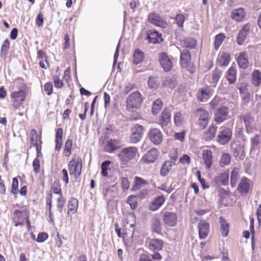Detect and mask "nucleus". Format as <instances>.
I'll return each mask as SVG.
<instances>
[{"label": "nucleus", "mask_w": 261, "mask_h": 261, "mask_svg": "<svg viewBox=\"0 0 261 261\" xmlns=\"http://www.w3.org/2000/svg\"><path fill=\"white\" fill-rule=\"evenodd\" d=\"M221 76V72L218 70H215L212 73V77L210 79V83L215 87Z\"/></svg>", "instance_id": "79ce46f5"}, {"label": "nucleus", "mask_w": 261, "mask_h": 261, "mask_svg": "<svg viewBox=\"0 0 261 261\" xmlns=\"http://www.w3.org/2000/svg\"><path fill=\"white\" fill-rule=\"evenodd\" d=\"M149 140L155 145L160 144L163 141L161 131L156 128H151L147 134Z\"/></svg>", "instance_id": "423d86ee"}, {"label": "nucleus", "mask_w": 261, "mask_h": 261, "mask_svg": "<svg viewBox=\"0 0 261 261\" xmlns=\"http://www.w3.org/2000/svg\"><path fill=\"white\" fill-rule=\"evenodd\" d=\"M127 203L132 210H135L137 206V198L136 196H129L127 198Z\"/></svg>", "instance_id": "49530a36"}, {"label": "nucleus", "mask_w": 261, "mask_h": 261, "mask_svg": "<svg viewBox=\"0 0 261 261\" xmlns=\"http://www.w3.org/2000/svg\"><path fill=\"white\" fill-rule=\"evenodd\" d=\"M231 160V156L228 153H224L223 154L221 160L220 162V166L222 167H224L227 165H228Z\"/></svg>", "instance_id": "de8ad7c7"}, {"label": "nucleus", "mask_w": 261, "mask_h": 261, "mask_svg": "<svg viewBox=\"0 0 261 261\" xmlns=\"http://www.w3.org/2000/svg\"><path fill=\"white\" fill-rule=\"evenodd\" d=\"M163 85L165 87L173 89L176 86V80L174 77L168 76L163 81Z\"/></svg>", "instance_id": "72a5a7b5"}, {"label": "nucleus", "mask_w": 261, "mask_h": 261, "mask_svg": "<svg viewBox=\"0 0 261 261\" xmlns=\"http://www.w3.org/2000/svg\"><path fill=\"white\" fill-rule=\"evenodd\" d=\"M53 191L54 193L61 195V189L58 182L55 181L54 183Z\"/></svg>", "instance_id": "69168bd1"}, {"label": "nucleus", "mask_w": 261, "mask_h": 261, "mask_svg": "<svg viewBox=\"0 0 261 261\" xmlns=\"http://www.w3.org/2000/svg\"><path fill=\"white\" fill-rule=\"evenodd\" d=\"M111 162L109 161H106L102 163L101 165V174L103 176L106 177L108 176L107 167L109 166Z\"/></svg>", "instance_id": "6e6d98bb"}, {"label": "nucleus", "mask_w": 261, "mask_h": 261, "mask_svg": "<svg viewBox=\"0 0 261 261\" xmlns=\"http://www.w3.org/2000/svg\"><path fill=\"white\" fill-rule=\"evenodd\" d=\"M229 118L228 109L226 107L219 108L215 113V121L217 123H220Z\"/></svg>", "instance_id": "1a4fd4ad"}, {"label": "nucleus", "mask_w": 261, "mask_h": 261, "mask_svg": "<svg viewBox=\"0 0 261 261\" xmlns=\"http://www.w3.org/2000/svg\"><path fill=\"white\" fill-rule=\"evenodd\" d=\"M177 218L176 214L174 213L166 212L163 217L164 223L170 226H174L177 223Z\"/></svg>", "instance_id": "6ab92c4d"}, {"label": "nucleus", "mask_w": 261, "mask_h": 261, "mask_svg": "<svg viewBox=\"0 0 261 261\" xmlns=\"http://www.w3.org/2000/svg\"><path fill=\"white\" fill-rule=\"evenodd\" d=\"M248 30L249 27L247 25H245L240 31L237 39V42L239 45H242L244 43L246 39Z\"/></svg>", "instance_id": "c9c22d12"}, {"label": "nucleus", "mask_w": 261, "mask_h": 261, "mask_svg": "<svg viewBox=\"0 0 261 261\" xmlns=\"http://www.w3.org/2000/svg\"><path fill=\"white\" fill-rule=\"evenodd\" d=\"M213 94V90L208 87H205L198 90L197 96L201 102L207 101Z\"/></svg>", "instance_id": "2eb2a0df"}, {"label": "nucleus", "mask_w": 261, "mask_h": 261, "mask_svg": "<svg viewBox=\"0 0 261 261\" xmlns=\"http://www.w3.org/2000/svg\"><path fill=\"white\" fill-rule=\"evenodd\" d=\"M33 171L37 173L39 172L40 170V161L38 158H36L34 159L33 162Z\"/></svg>", "instance_id": "13d9d810"}, {"label": "nucleus", "mask_w": 261, "mask_h": 261, "mask_svg": "<svg viewBox=\"0 0 261 261\" xmlns=\"http://www.w3.org/2000/svg\"><path fill=\"white\" fill-rule=\"evenodd\" d=\"M10 98L12 106L14 109H17L22 104L26 98V92L24 90H19L11 93Z\"/></svg>", "instance_id": "20e7f679"}, {"label": "nucleus", "mask_w": 261, "mask_h": 261, "mask_svg": "<svg viewBox=\"0 0 261 261\" xmlns=\"http://www.w3.org/2000/svg\"><path fill=\"white\" fill-rule=\"evenodd\" d=\"M220 230L223 236L226 237L229 232V224L222 217L219 218Z\"/></svg>", "instance_id": "c85d7f7f"}, {"label": "nucleus", "mask_w": 261, "mask_h": 261, "mask_svg": "<svg viewBox=\"0 0 261 261\" xmlns=\"http://www.w3.org/2000/svg\"><path fill=\"white\" fill-rule=\"evenodd\" d=\"M78 200L76 198H71L68 202V215H71L75 213L78 207Z\"/></svg>", "instance_id": "2f4dec72"}, {"label": "nucleus", "mask_w": 261, "mask_h": 261, "mask_svg": "<svg viewBox=\"0 0 261 261\" xmlns=\"http://www.w3.org/2000/svg\"><path fill=\"white\" fill-rule=\"evenodd\" d=\"M250 187V180L247 177H243L239 183L237 190L242 194H247L249 192Z\"/></svg>", "instance_id": "f3484780"}, {"label": "nucleus", "mask_w": 261, "mask_h": 261, "mask_svg": "<svg viewBox=\"0 0 261 261\" xmlns=\"http://www.w3.org/2000/svg\"><path fill=\"white\" fill-rule=\"evenodd\" d=\"M202 159L207 169L211 168L213 162L212 152L210 150H204L202 152Z\"/></svg>", "instance_id": "5701e85b"}, {"label": "nucleus", "mask_w": 261, "mask_h": 261, "mask_svg": "<svg viewBox=\"0 0 261 261\" xmlns=\"http://www.w3.org/2000/svg\"><path fill=\"white\" fill-rule=\"evenodd\" d=\"M217 127L216 126L212 125L207 130L204 132L203 137L206 141H210L213 139L215 136Z\"/></svg>", "instance_id": "393cba45"}, {"label": "nucleus", "mask_w": 261, "mask_h": 261, "mask_svg": "<svg viewBox=\"0 0 261 261\" xmlns=\"http://www.w3.org/2000/svg\"><path fill=\"white\" fill-rule=\"evenodd\" d=\"M144 58V53L139 50L136 49L134 53L133 62L135 64H138L143 61Z\"/></svg>", "instance_id": "e433bc0d"}, {"label": "nucleus", "mask_w": 261, "mask_h": 261, "mask_svg": "<svg viewBox=\"0 0 261 261\" xmlns=\"http://www.w3.org/2000/svg\"><path fill=\"white\" fill-rule=\"evenodd\" d=\"M163 103L161 99H156L153 103L152 112L153 114L156 115L158 114L162 108Z\"/></svg>", "instance_id": "a19ab883"}, {"label": "nucleus", "mask_w": 261, "mask_h": 261, "mask_svg": "<svg viewBox=\"0 0 261 261\" xmlns=\"http://www.w3.org/2000/svg\"><path fill=\"white\" fill-rule=\"evenodd\" d=\"M237 61L239 67L246 69L248 66V54L246 52H242L239 56Z\"/></svg>", "instance_id": "b1692460"}, {"label": "nucleus", "mask_w": 261, "mask_h": 261, "mask_svg": "<svg viewBox=\"0 0 261 261\" xmlns=\"http://www.w3.org/2000/svg\"><path fill=\"white\" fill-rule=\"evenodd\" d=\"M149 249L152 251H159L162 249L163 245V242L159 239H151L148 243Z\"/></svg>", "instance_id": "412c9836"}, {"label": "nucleus", "mask_w": 261, "mask_h": 261, "mask_svg": "<svg viewBox=\"0 0 261 261\" xmlns=\"http://www.w3.org/2000/svg\"><path fill=\"white\" fill-rule=\"evenodd\" d=\"M148 38L150 43H156L162 41L161 35L156 31H150L148 34Z\"/></svg>", "instance_id": "bb28decb"}, {"label": "nucleus", "mask_w": 261, "mask_h": 261, "mask_svg": "<svg viewBox=\"0 0 261 261\" xmlns=\"http://www.w3.org/2000/svg\"><path fill=\"white\" fill-rule=\"evenodd\" d=\"M31 134V144L32 145L37 146L38 145H41L42 141L41 137H38L37 132L35 129H32L30 133Z\"/></svg>", "instance_id": "f704fd0d"}, {"label": "nucleus", "mask_w": 261, "mask_h": 261, "mask_svg": "<svg viewBox=\"0 0 261 261\" xmlns=\"http://www.w3.org/2000/svg\"><path fill=\"white\" fill-rule=\"evenodd\" d=\"M182 45L187 48H194L197 44L196 40L193 38H186L181 43Z\"/></svg>", "instance_id": "37998d69"}, {"label": "nucleus", "mask_w": 261, "mask_h": 261, "mask_svg": "<svg viewBox=\"0 0 261 261\" xmlns=\"http://www.w3.org/2000/svg\"><path fill=\"white\" fill-rule=\"evenodd\" d=\"M51 197L52 195H50L48 196L47 199V202H46V205L48 207V210H49V217L50 221L53 222H54V216L53 214L51 213Z\"/></svg>", "instance_id": "5fc2aeb1"}, {"label": "nucleus", "mask_w": 261, "mask_h": 261, "mask_svg": "<svg viewBox=\"0 0 261 261\" xmlns=\"http://www.w3.org/2000/svg\"><path fill=\"white\" fill-rule=\"evenodd\" d=\"M231 136L232 132L230 128L221 127L218 135V142L222 145L226 144L230 141Z\"/></svg>", "instance_id": "0eeeda50"}, {"label": "nucleus", "mask_w": 261, "mask_h": 261, "mask_svg": "<svg viewBox=\"0 0 261 261\" xmlns=\"http://www.w3.org/2000/svg\"><path fill=\"white\" fill-rule=\"evenodd\" d=\"M243 120L245 123L247 130L251 128V124L253 122V118L250 115H245L243 117Z\"/></svg>", "instance_id": "a18cd8bd"}, {"label": "nucleus", "mask_w": 261, "mask_h": 261, "mask_svg": "<svg viewBox=\"0 0 261 261\" xmlns=\"http://www.w3.org/2000/svg\"><path fill=\"white\" fill-rule=\"evenodd\" d=\"M165 201V198L163 196H160L155 198L149 204V208L152 211L158 210Z\"/></svg>", "instance_id": "a878e982"}, {"label": "nucleus", "mask_w": 261, "mask_h": 261, "mask_svg": "<svg viewBox=\"0 0 261 261\" xmlns=\"http://www.w3.org/2000/svg\"><path fill=\"white\" fill-rule=\"evenodd\" d=\"M121 185L123 191L127 190L129 188V181L126 177L121 178Z\"/></svg>", "instance_id": "bf43d9fd"}, {"label": "nucleus", "mask_w": 261, "mask_h": 261, "mask_svg": "<svg viewBox=\"0 0 261 261\" xmlns=\"http://www.w3.org/2000/svg\"><path fill=\"white\" fill-rule=\"evenodd\" d=\"M240 172V168L234 167L231 171L230 175V185L232 187H235L239 177Z\"/></svg>", "instance_id": "7c9ffc66"}, {"label": "nucleus", "mask_w": 261, "mask_h": 261, "mask_svg": "<svg viewBox=\"0 0 261 261\" xmlns=\"http://www.w3.org/2000/svg\"><path fill=\"white\" fill-rule=\"evenodd\" d=\"M48 238V234L45 232L39 233L36 241L38 242H43Z\"/></svg>", "instance_id": "0e129e2a"}, {"label": "nucleus", "mask_w": 261, "mask_h": 261, "mask_svg": "<svg viewBox=\"0 0 261 261\" xmlns=\"http://www.w3.org/2000/svg\"><path fill=\"white\" fill-rule=\"evenodd\" d=\"M172 110V108H168L165 109L162 113V116L160 119L161 124L162 127L166 126L170 121L171 119V114Z\"/></svg>", "instance_id": "aec40b11"}, {"label": "nucleus", "mask_w": 261, "mask_h": 261, "mask_svg": "<svg viewBox=\"0 0 261 261\" xmlns=\"http://www.w3.org/2000/svg\"><path fill=\"white\" fill-rule=\"evenodd\" d=\"M197 116L199 117L198 125L203 129L205 128L209 121L208 112L204 110L199 109L197 111Z\"/></svg>", "instance_id": "f8f14e48"}, {"label": "nucleus", "mask_w": 261, "mask_h": 261, "mask_svg": "<svg viewBox=\"0 0 261 261\" xmlns=\"http://www.w3.org/2000/svg\"><path fill=\"white\" fill-rule=\"evenodd\" d=\"M159 60L165 71H169L172 69L173 66L172 62L170 58L166 53H161L159 56Z\"/></svg>", "instance_id": "9d476101"}, {"label": "nucleus", "mask_w": 261, "mask_h": 261, "mask_svg": "<svg viewBox=\"0 0 261 261\" xmlns=\"http://www.w3.org/2000/svg\"><path fill=\"white\" fill-rule=\"evenodd\" d=\"M148 182L142 178L136 176L134 178V185L132 188L131 190L135 191L139 190L147 184Z\"/></svg>", "instance_id": "473e14b6"}, {"label": "nucleus", "mask_w": 261, "mask_h": 261, "mask_svg": "<svg viewBox=\"0 0 261 261\" xmlns=\"http://www.w3.org/2000/svg\"><path fill=\"white\" fill-rule=\"evenodd\" d=\"M253 84L255 86H258L261 84V72L258 70H254L252 74Z\"/></svg>", "instance_id": "58836bf2"}, {"label": "nucleus", "mask_w": 261, "mask_h": 261, "mask_svg": "<svg viewBox=\"0 0 261 261\" xmlns=\"http://www.w3.org/2000/svg\"><path fill=\"white\" fill-rule=\"evenodd\" d=\"M148 86L150 88H156L158 87V84L157 81L154 77H149L148 81Z\"/></svg>", "instance_id": "052dcab7"}, {"label": "nucleus", "mask_w": 261, "mask_h": 261, "mask_svg": "<svg viewBox=\"0 0 261 261\" xmlns=\"http://www.w3.org/2000/svg\"><path fill=\"white\" fill-rule=\"evenodd\" d=\"M160 154L159 150L155 148H151L143 155L141 161L144 163H153L157 160Z\"/></svg>", "instance_id": "6e6552de"}, {"label": "nucleus", "mask_w": 261, "mask_h": 261, "mask_svg": "<svg viewBox=\"0 0 261 261\" xmlns=\"http://www.w3.org/2000/svg\"><path fill=\"white\" fill-rule=\"evenodd\" d=\"M72 146V141L68 139L65 144L64 153L66 156H69L71 154V149Z\"/></svg>", "instance_id": "c03bdc74"}, {"label": "nucleus", "mask_w": 261, "mask_h": 261, "mask_svg": "<svg viewBox=\"0 0 261 261\" xmlns=\"http://www.w3.org/2000/svg\"><path fill=\"white\" fill-rule=\"evenodd\" d=\"M18 181L17 179L15 177L13 178L12 185V192L14 194L18 190Z\"/></svg>", "instance_id": "338daca9"}, {"label": "nucleus", "mask_w": 261, "mask_h": 261, "mask_svg": "<svg viewBox=\"0 0 261 261\" xmlns=\"http://www.w3.org/2000/svg\"><path fill=\"white\" fill-rule=\"evenodd\" d=\"M141 94L138 92L132 93L126 99V109L130 112H134L138 109L142 102Z\"/></svg>", "instance_id": "f03ea898"}, {"label": "nucleus", "mask_w": 261, "mask_h": 261, "mask_svg": "<svg viewBox=\"0 0 261 261\" xmlns=\"http://www.w3.org/2000/svg\"><path fill=\"white\" fill-rule=\"evenodd\" d=\"M82 166V160L81 159H78L76 161L74 159L72 160L68 165L70 174L74 175L75 178L77 179L81 173Z\"/></svg>", "instance_id": "39448f33"}, {"label": "nucleus", "mask_w": 261, "mask_h": 261, "mask_svg": "<svg viewBox=\"0 0 261 261\" xmlns=\"http://www.w3.org/2000/svg\"><path fill=\"white\" fill-rule=\"evenodd\" d=\"M138 155V148L136 147L130 146L121 149L118 154V158L122 165H126L129 162L135 159Z\"/></svg>", "instance_id": "f257e3e1"}, {"label": "nucleus", "mask_w": 261, "mask_h": 261, "mask_svg": "<svg viewBox=\"0 0 261 261\" xmlns=\"http://www.w3.org/2000/svg\"><path fill=\"white\" fill-rule=\"evenodd\" d=\"M152 228L154 232L159 234L161 231V222L160 220L155 218L154 219L152 222Z\"/></svg>", "instance_id": "09e8293b"}, {"label": "nucleus", "mask_w": 261, "mask_h": 261, "mask_svg": "<svg viewBox=\"0 0 261 261\" xmlns=\"http://www.w3.org/2000/svg\"><path fill=\"white\" fill-rule=\"evenodd\" d=\"M184 121V117L182 114L180 112H177L174 116V122L176 126H180Z\"/></svg>", "instance_id": "8fccbe9b"}, {"label": "nucleus", "mask_w": 261, "mask_h": 261, "mask_svg": "<svg viewBox=\"0 0 261 261\" xmlns=\"http://www.w3.org/2000/svg\"><path fill=\"white\" fill-rule=\"evenodd\" d=\"M143 134V126L139 124L135 125L133 129L132 134L130 136V142L133 143L139 142L142 137Z\"/></svg>", "instance_id": "9b49d317"}, {"label": "nucleus", "mask_w": 261, "mask_h": 261, "mask_svg": "<svg viewBox=\"0 0 261 261\" xmlns=\"http://www.w3.org/2000/svg\"><path fill=\"white\" fill-rule=\"evenodd\" d=\"M14 216L13 219L15 221V226H18L19 225H22L23 223V221L21 220L19 217L21 215V213L20 211L18 210H15L14 213Z\"/></svg>", "instance_id": "864d4df0"}, {"label": "nucleus", "mask_w": 261, "mask_h": 261, "mask_svg": "<svg viewBox=\"0 0 261 261\" xmlns=\"http://www.w3.org/2000/svg\"><path fill=\"white\" fill-rule=\"evenodd\" d=\"M246 13L243 8H239L232 10L231 18L236 22H242L245 19Z\"/></svg>", "instance_id": "4468645a"}, {"label": "nucleus", "mask_w": 261, "mask_h": 261, "mask_svg": "<svg viewBox=\"0 0 261 261\" xmlns=\"http://www.w3.org/2000/svg\"><path fill=\"white\" fill-rule=\"evenodd\" d=\"M148 19L149 22L155 26L164 28L167 26V23L157 13H150L148 15Z\"/></svg>", "instance_id": "ddd939ff"}, {"label": "nucleus", "mask_w": 261, "mask_h": 261, "mask_svg": "<svg viewBox=\"0 0 261 261\" xmlns=\"http://www.w3.org/2000/svg\"><path fill=\"white\" fill-rule=\"evenodd\" d=\"M224 39V36L223 34H218L215 37L214 44H215V48L216 49H217L220 47V46L222 44Z\"/></svg>", "instance_id": "3c124183"}, {"label": "nucleus", "mask_w": 261, "mask_h": 261, "mask_svg": "<svg viewBox=\"0 0 261 261\" xmlns=\"http://www.w3.org/2000/svg\"><path fill=\"white\" fill-rule=\"evenodd\" d=\"M174 20L178 27H182L184 21L185 20V17L184 15L179 14L176 15Z\"/></svg>", "instance_id": "603ef678"}, {"label": "nucleus", "mask_w": 261, "mask_h": 261, "mask_svg": "<svg viewBox=\"0 0 261 261\" xmlns=\"http://www.w3.org/2000/svg\"><path fill=\"white\" fill-rule=\"evenodd\" d=\"M260 137L258 135H256L254 137L252 138L251 142L252 147L255 148L257 147L260 143Z\"/></svg>", "instance_id": "4d7b16f0"}, {"label": "nucleus", "mask_w": 261, "mask_h": 261, "mask_svg": "<svg viewBox=\"0 0 261 261\" xmlns=\"http://www.w3.org/2000/svg\"><path fill=\"white\" fill-rule=\"evenodd\" d=\"M229 174L223 172L219 174L216 178L215 180L218 185L225 186L228 184Z\"/></svg>", "instance_id": "cd10ccee"}, {"label": "nucleus", "mask_w": 261, "mask_h": 261, "mask_svg": "<svg viewBox=\"0 0 261 261\" xmlns=\"http://www.w3.org/2000/svg\"><path fill=\"white\" fill-rule=\"evenodd\" d=\"M122 146L121 142L119 140L110 139L106 142L105 150L106 151L112 153Z\"/></svg>", "instance_id": "dca6fc26"}, {"label": "nucleus", "mask_w": 261, "mask_h": 261, "mask_svg": "<svg viewBox=\"0 0 261 261\" xmlns=\"http://www.w3.org/2000/svg\"><path fill=\"white\" fill-rule=\"evenodd\" d=\"M230 61V55L228 53L220 54L217 59V62L221 66H227Z\"/></svg>", "instance_id": "c756f323"}, {"label": "nucleus", "mask_w": 261, "mask_h": 261, "mask_svg": "<svg viewBox=\"0 0 261 261\" xmlns=\"http://www.w3.org/2000/svg\"><path fill=\"white\" fill-rule=\"evenodd\" d=\"M44 21V18L43 15L42 14V13H39L37 17L36 20V25L38 27H41L43 25Z\"/></svg>", "instance_id": "680f3d73"}, {"label": "nucleus", "mask_w": 261, "mask_h": 261, "mask_svg": "<svg viewBox=\"0 0 261 261\" xmlns=\"http://www.w3.org/2000/svg\"><path fill=\"white\" fill-rule=\"evenodd\" d=\"M135 224L136 217L134 213H128L124 215L122 221L124 230L125 231V234L130 238L133 236Z\"/></svg>", "instance_id": "7ed1b4c3"}, {"label": "nucleus", "mask_w": 261, "mask_h": 261, "mask_svg": "<svg viewBox=\"0 0 261 261\" xmlns=\"http://www.w3.org/2000/svg\"><path fill=\"white\" fill-rule=\"evenodd\" d=\"M44 90L47 95H50L53 92V85L51 83H46L44 86Z\"/></svg>", "instance_id": "e2e57ef3"}, {"label": "nucleus", "mask_w": 261, "mask_h": 261, "mask_svg": "<svg viewBox=\"0 0 261 261\" xmlns=\"http://www.w3.org/2000/svg\"><path fill=\"white\" fill-rule=\"evenodd\" d=\"M54 85L56 88H61L63 85L62 81L59 79L58 76L54 77Z\"/></svg>", "instance_id": "774afa93"}, {"label": "nucleus", "mask_w": 261, "mask_h": 261, "mask_svg": "<svg viewBox=\"0 0 261 261\" xmlns=\"http://www.w3.org/2000/svg\"><path fill=\"white\" fill-rule=\"evenodd\" d=\"M172 166V163L170 161H166L161 168L160 174L162 176L167 175Z\"/></svg>", "instance_id": "4c0bfd02"}, {"label": "nucleus", "mask_w": 261, "mask_h": 261, "mask_svg": "<svg viewBox=\"0 0 261 261\" xmlns=\"http://www.w3.org/2000/svg\"><path fill=\"white\" fill-rule=\"evenodd\" d=\"M227 79L229 84L233 83L236 80V71L234 67H231L227 71Z\"/></svg>", "instance_id": "ea45409f"}, {"label": "nucleus", "mask_w": 261, "mask_h": 261, "mask_svg": "<svg viewBox=\"0 0 261 261\" xmlns=\"http://www.w3.org/2000/svg\"><path fill=\"white\" fill-rule=\"evenodd\" d=\"M180 60L181 67L187 68L191 60V55L188 50L185 49L181 53Z\"/></svg>", "instance_id": "4be33fe9"}, {"label": "nucleus", "mask_w": 261, "mask_h": 261, "mask_svg": "<svg viewBox=\"0 0 261 261\" xmlns=\"http://www.w3.org/2000/svg\"><path fill=\"white\" fill-rule=\"evenodd\" d=\"M198 228L199 238L200 239H205L209 233V223L206 222L205 220H201L198 224Z\"/></svg>", "instance_id": "a211bd4d"}]
</instances>
